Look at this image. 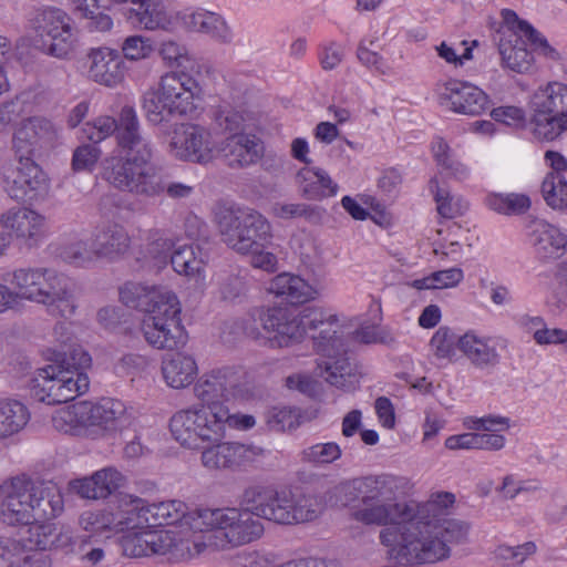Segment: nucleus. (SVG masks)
I'll return each instance as SVG.
<instances>
[{"mask_svg": "<svg viewBox=\"0 0 567 567\" xmlns=\"http://www.w3.org/2000/svg\"><path fill=\"white\" fill-rule=\"evenodd\" d=\"M259 518L255 515V511L247 506L245 509L204 508L197 512L193 528L200 532L221 529L229 544L240 546L262 535L264 525Z\"/></svg>", "mask_w": 567, "mask_h": 567, "instance_id": "obj_11", "label": "nucleus"}, {"mask_svg": "<svg viewBox=\"0 0 567 567\" xmlns=\"http://www.w3.org/2000/svg\"><path fill=\"white\" fill-rule=\"evenodd\" d=\"M122 51L128 60H141L150 56L154 48L150 39L142 35H132L124 40Z\"/></svg>", "mask_w": 567, "mask_h": 567, "instance_id": "obj_62", "label": "nucleus"}, {"mask_svg": "<svg viewBox=\"0 0 567 567\" xmlns=\"http://www.w3.org/2000/svg\"><path fill=\"white\" fill-rule=\"evenodd\" d=\"M433 527L446 546L463 543L468 533L467 525L456 519H444L440 524H433Z\"/></svg>", "mask_w": 567, "mask_h": 567, "instance_id": "obj_55", "label": "nucleus"}, {"mask_svg": "<svg viewBox=\"0 0 567 567\" xmlns=\"http://www.w3.org/2000/svg\"><path fill=\"white\" fill-rule=\"evenodd\" d=\"M430 189L434 193V199L437 204V213L444 218H454L461 214V206L453 200L450 192L440 187L439 181L432 178L430 181Z\"/></svg>", "mask_w": 567, "mask_h": 567, "instance_id": "obj_57", "label": "nucleus"}, {"mask_svg": "<svg viewBox=\"0 0 567 567\" xmlns=\"http://www.w3.org/2000/svg\"><path fill=\"white\" fill-rule=\"evenodd\" d=\"M499 54L505 65L517 73L528 71L533 62V54L527 49L518 45L501 43Z\"/></svg>", "mask_w": 567, "mask_h": 567, "instance_id": "obj_47", "label": "nucleus"}, {"mask_svg": "<svg viewBox=\"0 0 567 567\" xmlns=\"http://www.w3.org/2000/svg\"><path fill=\"white\" fill-rule=\"evenodd\" d=\"M439 100L455 113L477 116L488 107V96L476 85L457 80H450L439 90Z\"/></svg>", "mask_w": 567, "mask_h": 567, "instance_id": "obj_19", "label": "nucleus"}, {"mask_svg": "<svg viewBox=\"0 0 567 567\" xmlns=\"http://www.w3.org/2000/svg\"><path fill=\"white\" fill-rule=\"evenodd\" d=\"M19 165L3 174V189L10 198L33 204L43 200L50 182L42 168L29 156L17 154Z\"/></svg>", "mask_w": 567, "mask_h": 567, "instance_id": "obj_13", "label": "nucleus"}, {"mask_svg": "<svg viewBox=\"0 0 567 567\" xmlns=\"http://www.w3.org/2000/svg\"><path fill=\"white\" fill-rule=\"evenodd\" d=\"M519 33H522L530 44L540 48L545 55L554 60L558 59V52L549 45L547 40L529 22H519Z\"/></svg>", "mask_w": 567, "mask_h": 567, "instance_id": "obj_64", "label": "nucleus"}, {"mask_svg": "<svg viewBox=\"0 0 567 567\" xmlns=\"http://www.w3.org/2000/svg\"><path fill=\"white\" fill-rule=\"evenodd\" d=\"M216 223L221 240L239 254L247 255L271 243L270 223L254 208L221 207L216 213Z\"/></svg>", "mask_w": 567, "mask_h": 567, "instance_id": "obj_8", "label": "nucleus"}, {"mask_svg": "<svg viewBox=\"0 0 567 567\" xmlns=\"http://www.w3.org/2000/svg\"><path fill=\"white\" fill-rule=\"evenodd\" d=\"M457 349L480 370H492L501 360L496 347L489 338L476 336L474 332H466L457 341Z\"/></svg>", "mask_w": 567, "mask_h": 567, "instance_id": "obj_28", "label": "nucleus"}, {"mask_svg": "<svg viewBox=\"0 0 567 567\" xmlns=\"http://www.w3.org/2000/svg\"><path fill=\"white\" fill-rule=\"evenodd\" d=\"M145 313L146 317H159L167 321L171 319L181 320V305L173 291L161 287Z\"/></svg>", "mask_w": 567, "mask_h": 567, "instance_id": "obj_44", "label": "nucleus"}, {"mask_svg": "<svg viewBox=\"0 0 567 567\" xmlns=\"http://www.w3.org/2000/svg\"><path fill=\"white\" fill-rule=\"evenodd\" d=\"M240 374L235 368L224 367L203 374L194 385V394L202 402L203 408L213 413L228 410L224 404L235 395L240 384Z\"/></svg>", "mask_w": 567, "mask_h": 567, "instance_id": "obj_15", "label": "nucleus"}, {"mask_svg": "<svg viewBox=\"0 0 567 567\" xmlns=\"http://www.w3.org/2000/svg\"><path fill=\"white\" fill-rule=\"evenodd\" d=\"M0 225L24 246H38L47 235L45 217L33 209L11 208L0 215Z\"/></svg>", "mask_w": 567, "mask_h": 567, "instance_id": "obj_20", "label": "nucleus"}, {"mask_svg": "<svg viewBox=\"0 0 567 567\" xmlns=\"http://www.w3.org/2000/svg\"><path fill=\"white\" fill-rule=\"evenodd\" d=\"M101 156V150L95 144H83L73 152L72 168L76 172L92 171Z\"/></svg>", "mask_w": 567, "mask_h": 567, "instance_id": "obj_61", "label": "nucleus"}, {"mask_svg": "<svg viewBox=\"0 0 567 567\" xmlns=\"http://www.w3.org/2000/svg\"><path fill=\"white\" fill-rule=\"evenodd\" d=\"M277 491L264 486H249L241 495V504L251 507L255 515L278 524Z\"/></svg>", "mask_w": 567, "mask_h": 567, "instance_id": "obj_37", "label": "nucleus"}, {"mask_svg": "<svg viewBox=\"0 0 567 567\" xmlns=\"http://www.w3.org/2000/svg\"><path fill=\"white\" fill-rule=\"evenodd\" d=\"M29 419V410L20 401H0V439L8 437L21 431L27 425Z\"/></svg>", "mask_w": 567, "mask_h": 567, "instance_id": "obj_41", "label": "nucleus"}, {"mask_svg": "<svg viewBox=\"0 0 567 567\" xmlns=\"http://www.w3.org/2000/svg\"><path fill=\"white\" fill-rule=\"evenodd\" d=\"M398 484L391 475H369L342 482L334 487L343 505L360 499L362 507L353 513L355 520L367 525H392L413 516V507L396 503Z\"/></svg>", "mask_w": 567, "mask_h": 567, "instance_id": "obj_2", "label": "nucleus"}, {"mask_svg": "<svg viewBox=\"0 0 567 567\" xmlns=\"http://www.w3.org/2000/svg\"><path fill=\"white\" fill-rule=\"evenodd\" d=\"M72 12L80 19L87 20L86 28L91 31L105 32L113 27V20L101 10H110L105 0H70Z\"/></svg>", "mask_w": 567, "mask_h": 567, "instance_id": "obj_38", "label": "nucleus"}, {"mask_svg": "<svg viewBox=\"0 0 567 567\" xmlns=\"http://www.w3.org/2000/svg\"><path fill=\"white\" fill-rule=\"evenodd\" d=\"M413 516L393 523L380 532V542L390 558L410 565L434 564L450 556V547L437 536L431 522H415Z\"/></svg>", "mask_w": 567, "mask_h": 567, "instance_id": "obj_4", "label": "nucleus"}, {"mask_svg": "<svg viewBox=\"0 0 567 567\" xmlns=\"http://www.w3.org/2000/svg\"><path fill=\"white\" fill-rule=\"evenodd\" d=\"M202 447V465L209 471L236 472L255 461L257 449L239 442H213Z\"/></svg>", "mask_w": 567, "mask_h": 567, "instance_id": "obj_18", "label": "nucleus"}, {"mask_svg": "<svg viewBox=\"0 0 567 567\" xmlns=\"http://www.w3.org/2000/svg\"><path fill=\"white\" fill-rule=\"evenodd\" d=\"M433 153L436 163L452 175L458 178L466 175L465 166L450 156V146L442 138L434 143Z\"/></svg>", "mask_w": 567, "mask_h": 567, "instance_id": "obj_60", "label": "nucleus"}, {"mask_svg": "<svg viewBox=\"0 0 567 567\" xmlns=\"http://www.w3.org/2000/svg\"><path fill=\"white\" fill-rule=\"evenodd\" d=\"M169 153L178 159L207 164L214 158L210 133L197 124H182L169 142Z\"/></svg>", "mask_w": 567, "mask_h": 567, "instance_id": "obj_16", "label": "nucleus"}, {"mask_svg": "<svg viewBox=\"0 0 567 567\" xmlns=\"http://www.w3.org/2000/svg\"><path fill=\"white\" fill-rule=\"evenodd\" d=\"M533 133L539 140L554 141L567 132V85L549 83L537 90L529 102Z\"/></svg>", "mask_w": 567, "mask_h": 567, "instance_id": "obj_10", "label": "nucleus"}, {"mask_svg": "<svg viewBox=\"0 0 567 567\" xmlns=\"http://www.w3.org/2000/svg\"><path fill=\"white\" fill-rule=\"evenodd\" d=\"M297 183L301 196L309 200H321L334 196L339 188L329 174L318 167L301 168L297 174Z\"/></svg>", "mask_w": 567, "mask_h": 567, "instance_id": "obj_33", "label": "nucleus"}, {"mask_svg": "<svg viewBox=\"0 0 567 567\" xmlns=\"http://www.w3.org/2000/svg\"><path fill=\"white\" fill-rule=\"evenodd\" d=\"M55 362L62 383L58 396L66 398L69 402L87 392L90 380L84 370L91 365L92 359L86 351L76 347L68 352H56Z\"/></svg>", "mask_w": 567, "mask_h": 567, "instance_id": "obj_17", "label": "nucleus"}, {"mask_svg": "<svg viewBox=\"0 0 567 567\" xmlns=\"http://www.w3.org/2000/svg\"><path fill=\"white\" fill-rule=\"evenodd\" d=\"M223 152L231 168H243L256 164L264 155V144L254 134L228 135Z\"/></svg>", "mask_w": 567, "mask_h": 567, "instance_id": "obj_23", "label": "nucleus"}, {"mask_svg": "<svg viewBox=\"0 0 567 567\" xmlns=\"http://www.w3.org/2000/svg\"><path fill=\"white\" fill-rule=\"evenodd\" d=\"M124 476L115 467L109 466L96 471L89 477L71 482L72 488L83 498L100 499L113 494L122 486Z\"/></svg>", "mask_w": 567, "mask_h": 567, "instance_id": "obj_26", "label": "nucleus"}, {"mask_svg": "<svg viewBox=\"0 0 567 567\" xmlns=\"http://www.w3.org/2000/svg\"><path fill=\"white\" fill-rule=\"evenodd\" d=\"M30 21L39 38L41 51L60 59L71 52L73 32L66 12L54 7L40 8Z\"/></svg>", "mask_w": 567, "mask_h": 567, "instance_id": "obj_12", "label": "nucleus"}, {"mask_svg": "<svg viewBox=\"0 0 567 567\" xmlns=\"http://www.w3.org/2000/svg\"><path fill=\"white\" fill-rule=\"evenodd\" d=\"M248 284L246 276L228 274L219 281V293L223 300L241 302L247 295Z\"/></svg>", "mask_w": 567, "mask_h": 567, "instance_id": "obj_50", "label": "nucleus"}, {"mask_svg": "<svg viewBox=\"0 0 567 567\" xmlns=\"http://www.w3.org/2000/svg\"><path fill=\"white\" fill-rule=\"evenodd\" d=\"M198 372L195 359L181 352L168 354L162 361V374L166 384L183 389L193 383Z\"/></svg>", "mask_w": 567, "mask_h": 567, "instance_id": "obj_34", "label": "nucleus"}, {"mask_svg": "<svg viewBox=\"0 0 567 567\" xmlns=\"http://www.w3.org/2000/svg\"><path fill=\"white\" fill-rule=\"evenodd\" d=\"M62 509V495L50 483L20 475L0 485V514L8 525L24 526L38 519L54 518Z\"/></svg>", "mask_w": 567, "mask_h": 567, "instance_id": "obj_3", "label": "nucleus"}, {"mask_svg": "<svg viewBox=\"0 0 567 567\" xmlns=\"http://www.w3.org/2000/svg\"><path fill=\"white\" fill-rule=\"evenodd\" d=\"M150 508L158 525H175L186 516L187 511L186 504L177 499L162 502Z\"/></svg>", "mask_w": 567, "mask_h": 567, "instance_id": "obj_48", "label": "nucleus"}, {"mask_svg": "<svg viewBox=\"0 0 567 567\" xmlns=\"http://www.w3.org/2000/svg\"><path fill=\"white\" fill-rule=\"evenodd\" d=\"M65 422L82 426H101L107 431H122L131 425L133 417L125 404L115 399L103 398L97 403L80 402L64 412Z\"/></svg>", "mask_w": 567, "mask_h": 567, "instance_id": "obj_14", "label": "nucleus"}, {"mask_svg": "<svg viewBox=\"0 0 567 567\" xmlns=\"http://www.w3.org/2000/svg\"><path fill=\"white\" fill-rule=\"evenodd\" d=\"M117 511L124 518L126 517V519H123L125 522V525H123L125 530L133 529L143 522H148L146 514L151 512V508L144 505L142 498L128 496L123 499V504L120 505Z\"/></svg>", "mask_w": 567, "mask_h": 567, "instance_id": "obj_49", "label": "nucleus"}, {"mask_svg": "<svg viewBox=\"0 0 567 567\" xmlns=\"http://www.w3.org/2000/svg\"><path fill=\"white\" fill-rule=\"evenodd\" d=\"M121 547L123 554L128 557L150 556L147 530L124 535L121 540Z\"/></svg>", "mask_w": 567, "mask_h": 567, "instance_id": "obj_59", "label": "nucleus"}, {"mask_svg": "<svg viewBox=\"0 0 567 567\" xmlns=\"http://www.w3.org/2000/svg\"><path fill=\"white\" fill-rule=\"evenodd\" d=\"M216 127L225 134H244L245 118L239 111L230 107H219L214 112Z\"/></svg>", "mask_w": 567, "mask_h": 567, "instance_id": "obj_52", "label": "nucleus"}, {"mask_svg": "<svg viewBox=\"0 0 567 567\" xmlns=\"http://www.w3.org/2000/svg\"><path fill=\"white\" fill-rule=\"evenodd\" d=\"M30 395L49 405L66 403V398L58 396L62 383L55 359L51 364L38 369L29 383Z\"/></svg>", "mask_w": 567, "mask_h": 567, "instance_id": "obj_29", "label": "nucleus"}, {"mask_svg": "<svg viewBox=\"0 0 567 567\" xmlns=\"http://www.w3.org/2000/svg\"><path fill=\"white\" fill-rule=\"evenodd\" d=\"M278 524H298L313 520L321 513V504L313 495H295L277 491Z\"/></svg>", "mask_w": 567, "mask_h": 567, "instance_id": "obj_22", "label": "nucleus"}, {"mask_svg": "<svg viewBox=\"0 0 567 567\" xmlns=\"http://www.w3.org/2000/svg\"><path fill=\"white\" fill-rule=\"evenodd\" d=\"M55 137L56 130L50 120L33 116L23 121L22 126L14 134L13 147L16 154L32 158L37 150L53 142Z\"/></svg>", "mask_w": 567, "mask_h": 567, "instance_id": "obj_21", "label": "nucleus"}, {"mask_svg": "<svg viewBox=\"0 0 567 567\" xmlns=\"http://www.w3.org/2000/svg\"><path fill=\"white\" fill-rule=\"evenodd\" d=\"M142 331L148 344L156 349L174 350L185 343L181 320H162L159 317H145Z\"/></svg>", "mask_w": 567, "mask_h": 567, "instance_id": "obj_25", "label": "nucleus"}, {"mask_svg": "<svg viewBox=\"0 0 567 567\" xmlns=\"http://www.w3.org/2000/svg\"><path fill=\"white\" fill-rule=\"evenodd\" d=\"M131 246L126 229L118 224H109L99 230L93 239L94 254L97 258L116 260L124 256Z\"/></svg>", "mask_w": 567, "mask_h": 567, "instance_id": "obj_32", "label": "nucleus"}, {"mask_svg": "<svg viewBox=\"0 0 567 567\" xmlns=\"http://www.w3.org/2000/svg\"><path fill=\"white\" fill-rule=\"evenodd\" d=\"M148 549L151 555H167L169 560H179L192 557V547L195 554H200L204 543H197L178 537L171 530H147Z\"/></svg>", "mask_w": 567, "mask_h": 567, "instance_id": "obj_24", "label": "nucleus"}, {"mask_svg": "<svg viewBox=\"0 0 567 567\" xmlns=\"http://www.w3.org/2000/svg\"><path fill=\"white\" fill-rule=\"evenodd\" d=\"M9 282L17 300L41 303L52 316L69 318L75 312L76 303L70 280L53 269L19 268L11 274Z\"/></svg>", "mask_w": 567, "mask_h": 567, "instance_id": "obj_5", "label": "nucleus"}, {"mask_svg": "<svg viewBox=\"0 0 567 567\" xmlns=\"http://www.w3.org/2000/svg\"><path fill=\"white\" fill-rule=\"evenodd\" d=\"M542 193L546 203L554 209H563L567 206V182L559 174H547Z\"/></svg>", "mask_w": 567, "mask_h": 567, "instance_id": "obj_46", "label": "nucleus"}, {"mask_svg": "<svg viewBox=\"0 0 567 567\" xmlns=\"http://www.w3.org/2000/svg\"><path fill=\"white\" fill-rule=\"evenodd\" d=\"M341 449L334 442L318 443L302 451V458L316 464H330L340 458Z\"/></svg>", "mask_w": 567, "mask_h": 567, "instance_id": "obj_54", "label": "nucleus"}, {"mask_svg": "<svg viewBox=\"0 0 567 567\" xmlns=\"http://www.w3.org/2000/svg\"><path fill=\"white\" fill-rule=\"evenodd\" d=\"M59 256L66 262L83 266L91 262L95 256L94 248H89L84 240H74L59 247Z\"/></svg>", "mask_w": 567, "mask_h": 567, "instance_id": "obj_51", "label": "nucleus"}, {"mask_svg": "<svg viewBox=\"0 0 567 567\" xmlns=\"http://www.w3.org/2000/svg\"><path fill=\"white\" fill-rule=\"evenodd\" d=\"M53 518L38 519L33 523H28V540L34 545L40 551L51 549L55 546L58 540V532Z\"/></svg>", "mask_w": 567, "mask_h": 567, "instance_id": "obj_45", "label": "nucleus"}, {"mask_svg": "<svg viewBox=\"0 0 567 567\" xmlns=\"http://www.w3.org/2000/svg\"><path fill=\"white\" fill-rule=\"evenodd\" d=\"M123 155L106 157L102 163V178L121 192L136 196L156 197L163 194L161 175L151 165L152 151H122Z\"/></svg>", "mask_w": 567, "mask_h": 567, "instance_id": "obj_7", "label": "nucleus"}, {"mask_svg": "<svg viewBox=\"0 0 567 567\" xmlns=\"http://www.w3.org/2000/svg\"><path fill=\"white\" fill-rule=\"evenodd\" d=\"M534 247L540 259H556L564 255L567 246V237L559 228L538 223L534 230Z\"/></svg>", "mask_w": 567, "mask_h": 567, "instance_id": "obj_35", "label": "nucleus"}, {"mask_svg": "<svg viewBox=\"0 0 567 567\" xmlns=\"http://www.w3.org/2000/svg\"><path fill=\"white\" fill-rule=\"evenodd\" d=\"M115 137L122 151H152L148 140L140 132V121L133 106L122 107L118 117L115 118Z\"/></svg>", "mask_w": 567, "mask_h": 567, "instance_id": "obj_31", "label": "nucleus"}, {"mask_svg": "<svg viewBox=\"0 0 567 567\" xmlns=\"http://www.w3.org/2000/svg\"><path fill=\"white\" fill-rule=\"evenodd\" d=\"M206 254L199 244L184 245L169 256L173 269L187 277H194L200 272L205 264Z\"/></svg>", "mask_w": 567, "mask_h": 567, "instance_id": "obj_40", "label": "nucleus"}, {"mask_svg": "<svg viewBox=\"0 0 567 567\" xmlns=\"http://www.w3.org/2000/svg\"><path fill=\"white\" fill-rule=\"evenodd\" d=\"M159 288L128 281L120 288V299L126 307L145 312Z\"/></svg>", "mask_w": 567, "mask_h": 567, "instance_id": "obj_42", "label": "nucleus"}, {"mask_svg": "<svg viewBox=\"0 0 567 567\" xmlns=\"http://www.w3.org/2000/svg\"><path fill=\"white\" fill-rule=\"evenodd\" d=\"M458 338L449 327H440L431 339L435 355L439 358H452L455 355Z\"/></svg>", "mask_w": 567, "mask_h": 567, "instance_id": "obj_58", "label": "nucleus"}, {"mask_svg": "<svg viewBox=\"0 0 567 567\" xmlns=\"http://www.w3.org/2000/svg\"><path fill=\"white\" fill-rule=\"evenodd\" d=\"M198 82L184 72H169L161 78L158 89L143 95V110L154 125L168 123L175 116L192 115L200 99Z\"/></svg>", "mask_w": 567, "mask_h": 567, "instance_id": "obj_6", "label": "nucleus"}, {"mask_svg": "<svg viewBox=\"0 0 567 567\" xmlns=\"http://www.w3.org/2000/svg\"><path fill=\"white\" fill-rule=\"evenodd\" d=\"M123 16L135 28L155 30L168 22L166 8L161 0H136L131 7H123Z\"/></svg>", "mask_w": 567, "mask_h": 567, "instance_id": "obj_30", "label": "nucleus"}, {"mask_svg": "<svg viewBox=\"0 0 567 567\" xmlns=\"http://www.w3.org/2000/svg\"><path fill=\"white\" fill-rule=\"evenodd\" d=\"M269 290L290 305L305 303L312 298L315 292L312 287L302 278L290 274L276 276L270 284Z\"/></svg>", "mask_w": 567, "mask_h": 567, "instance_id": "obj_36", "label": "nucleus"}, {"mask_svg": "<svg viewBox=\"0 0 567 567\" xmlns=\"http://www.w3.org/2000/svg\"><path fill=\"white\" fill-rule=\"evenodd\" d=\"M116 127L114 117L101 116L93 122H86L82 131L85 137L96 145L107 136L115 134Z\"/></svg>", "mask_w": 567, "mask_h": 567, "instance_id": "obj_56", "label": "nucleus"}, {"mask_svg": "<svg viewBox=\"0 0 567 567\" xmlns=\"http://www.w3.org/2000/svg\"><path fill=\"white\" fill-rule=\"evenodd\" d=\"M485 204L498 214L518 215L524 214L530 207V199L523 194L492 193L485 197Z\"/></svg>", "mask_w": 567, "mask_h": 567, "instance_id": "obj_43", "label": "nucleus"}, {"mask_svg": "<svg viewBox=\"0 0 567 567\" xmlns=\"http://www.w3.org/2000/svg\"><path fill=\"white\" fill-rule=\"evenodd\" d=\"M199 32L206 33L221 43H230L233 33L224 18L215 12L205 11Z\"/></svg>", "mask_w": 567, "mask_h": 567, "instance_id": "obj_53", "label": "nucleus"}, {"mask_svg": "<svg viewBox=\"0 0 567 567\" xmlns=\"http://www.w3.org/2000/svg\"><path fill=\"white\" fill-rule=\"evenodd\" d=\"M184 230L193 244L205 245L209 241V229L207 224L196 215H188L185 218Z\"/></svg>", "mask_w": 567, "mask_h": 567, "instance_id": "obj_63", "label": "nucleus"}, {"mask_svg": "<svg viewBox=\"0 0 567 567\" xmlns=\"http://www.w3.org/2000/svg\"><path fill=\"white\" fill-rule=\"evenodd\" d=\"M338 319L322 308L309 306L296 313L287 307H258L249 310L243 322L244 332L264 340L271 348L289 347L311 331L315 350L323 359L318 362L319 375L343 391H352L359 382L355 362L349 357Z\"/></svg>", "mask_w": 567, "mask_h": 567, "instance_id": "obj_1", "label": "nucleus"}, {"mask_svg": "<svg viewBox=\"0 0 567 567\" xmlns=\"http://www.w3.org/2000/svg\"><path fill=\"white\" fill-rule=\"evenodd\" d=\"M173 241L166 238L159 230L148 233L146 244L141 249L144 260L143 267L162 269L168 264L173 249Z\"/></svg>", "mask_w": 567, "mask_h": 567, "instance_id": "obj_39", "label": "nucleus"}, {"mask_svg": "<svg viewBox=\"0 0 567 567\" xmlns=\"http://www.w3.org/2000/svg\"><path fill=\"white\" fill-rule=\"evenodd\" d=\"M213 413L203 406L177 411L169 422L174 439L188 449H202L204 443H213L225 436L226 426L237 424L229 410Z\"/></svg>", "mask_w": 567, "mask_h": 567, "instance_id": "obj_9", "label": "nucleus"}, {"mask_svg": "<svg viewBox=\"0 0 567 567\" xmlns=\"http://www.w3.org/2000/svg\"><path fill=\"white\" fill-rule=\"evenodd\" d=\"M89 58V74L93 81L106 86H115L122 81L123 60L117 51L109 48L94 49Z\"/></svg>", "mask_w": 567, "mask_h": 567, "instance_id": "obj_27", "label": "nucleus"}]
</instances>
